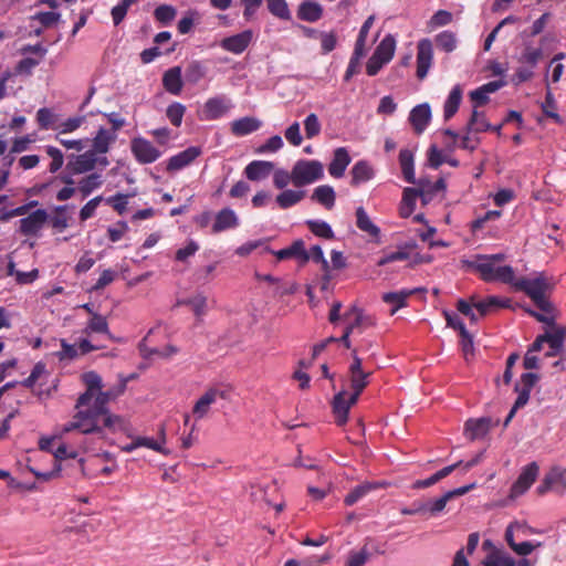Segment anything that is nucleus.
Returning a JSON list of instances; mask_svg holds the SVG:
<instances>
[{"mask_svg":"<svg viewBox=\"0 0 566 566\" xmlns=\"http://www.w3.org/2000/svg\"><path fill=\"white\" fill-rule=\"evenodd\" d=\"M229 391L218 387L209 388L195 403L192 408V415L197 420L205 418L212 403L218 399H228Z\"/></svg>","mask_w":566,"mask_h":566,"instance_id":"nucleus-10","label":"nucleus"},{"mask_svg":"<svg viewBox=\"0 0 566 566\" xmlns=\"http://www.w3.org/2000/svg\"><path fill=\"white\" fill-rule=\"evenodd\" d=\"M233 108V104L226 95H217L206 101L202 111L201 119L217 120L227 115Z\"/></svg>","mask_w":566,"mask_h":566,"instance_id":"nucleus-7","label":"nucleus"},{"mask_svg":"<svg viewBox=\"0 0 566 566\" xmlns=\"http://www.w3.org/2000/svg\"><path fill=\"white\" fill-rule=\"evenodd\" d=\"M399 165L403 179L408 184H416L413 151L408 148L401 149L399 153Z\"/></svg>","mask_w":566,"mask_h":566,"instance_id":"nucleus-32","label":"nucleus"},{"mask_svg":"<svg viewBox=\"0 0 566 566\" xmlns=\"http://www.w3.org/2000/svg\"><path fill=\"white\" fill-rule=\"evenodd\" d=\"M206 74L207 67L200 61H192L185 70V81L189 84H197Z\"/></svg>","mask_w":566,"mask_h":566,"instance_id":"nucleus-42","label":"nucleus"},{"mask_svg":"<svg viewBox=\"0 0 566 566\" xmlns=\"http://www.w3.org/2000/svg\"><path fill=\"white\" fill-rule=\"evenodd\" d=\"M305 224L311 230L313 234L323 239H333L334 231L332 227L324 220L319 219H311L306 220Z\"/></svg>","mask_w":566,"mask_h":566,"instance_id":"nucleus-44","label":"nucleus"},{"mask_svg":"<svg viewBox=\"0 0 566 566\" xmlns=\"http://www.w3.org/2000/svg\"><path fill=\"white\" fill-rule=\"evenodd\" d=\"M511 284L516 290L523 291L541 311L545 313L552 311V304L546 298V293L555 285V281L552 277L538 274L535 277L514 279Z\"/></svg>","mask_w":566,"mask_h":566,"instance_id":"nucleus-3","label":"nucleus"},{"mask_svg":"<svg viewBox=\"0 0 566 566\" xmlns=\"http://www.w3.org/2000/svg\"><path fill=\"white\" fill-rule=\"evenodd\" d=\"M474 308L479 312L480 316H485L489 313L497 310V308H506L511 306V301L509 298H502L495 295L488 296L484 300H479L473 302Z\"/></svg>","mask_w":566,"mask_h":566,"instance_id":"nucleus-29","label":"nucleus"},{"mask_svg":"<svg viewBox=\"0 0 566 566\" xmlns=\"http://www.w3.org/2000/svg\"><path fill=\"white\" fill-rule=\"evenodd\" d=\"M130 151L140 165L153 164L163 155L161 150L155 147L150 140L142 136L134 137L130 140Z\"/></svg>","mask_w":566,"mask_h":566,"instance_id":"nucleus-6","label":"nucleus"},{"mask_svg":"<svg viewBox=\"0 0 566 566\" xmlns=\"http://www.w3.org/2000/svg\"><path fill=\"white\" fill-rule=\"evenodd\" d=\"M201 155V148L197 146H190L185 150L171 156L166 163V170L168 172H175L189 166L195 159Z\"/></svg>","mask_w":566,"mask_h":566,"instance_id":"nucleus-18","label":"nucleus"},{"mask_svg":"<svg viewBox=\"0 0 566 566\" xmlns=\"http://www.w3.org/2000/svg\"><path fill=\"white\" fill-rule=\"evenodd\" d=\"M311 198L326 209H332L335 205L336 193L332 186L322 185L313 190Z\"/></svg>","mask_w":566,"mask_h":566,"instance_id":"nucleus-36","label":"nucleus"},{"mask_svg":"<svg viewBox=\"0 0 566 566\" xmlns=\"http://www.w3.org/2000/svg\"><path fill=\"white\" fill-rule=\"evenodd\" d=\"M462 94L463 91L459 84L450 91L443 105V117L446 120L451 119L457 114L462 101Z\"/></svg>","mask_w":566,"mask_h":566,"instance_id":"nucleus-34","label":"nucleus"},{"mask_svg":"<svg viewBox=\"0 0 566 566\" xmlns=\"http://www.w3.org/2000/svg\"><path fill=\"white\" fill-rule=\"evenodd\" d=\"M304 129L306 138L311 139L319 135L322 125L316 114L311 113L304 119Z\"/></svg>","mask_w":566,"mask_h":566,"instance_id":"nucleus-57","label":"nucleus"},{"mask_svg":"<svg viewBox=\"0 0 566 566\" xmlns=\"http://www.w3.org/2000/svg\"><path fill=\"white\" fill-rule=\"evenodd\" d=\"M128 198L129 195L116 193L114 196L105 198V202L109 205L119 214H123L127 209Z\"/></svg>","mask_w":566,"mask_h":566,"instance_id":"nucleus-60","label":"nucleus"},{"mask_svg":"<svg viewBox=\"0 0 566 566\" xmlns=\"http://www.w3.org/2000/svg\"><path fill=\"white\" fill-rule=\"evenodd\" d=\"M566 489V467L554 465L545 474L542 483L537 486L538 494H545L553 490L563 492Z\"/></svg>","mask_w":566,"mask_h":566,"instance_id":"nucleus-11","label":"nucleus"},{"mask_svg":"<svg viewBox=\"0 0 566 566\" xmlns=\"http://www.w3.org/2000/svg\"><path fill=\"white\" fill-rule=\"evenodd\" d=\"M176 13L177 11L175 7L170 4H160L154 11L155 19L163 24L171 22L175 19Z\"/></svg>","mask_w":566,"mask_h":566,"instance_id":"nucleus-56","label":"nucleus"},{"mask_svg":"<svg viewBox=\"0 0 566 566\" xmlns=\"http://www.w3.org/2000/svg\"><path fill=\"white\" fill-rule=\"evenodd\" d=\"M495 424H497V420L494 421L491 417L469 419L464 424V434L471 441L482 439Z\"/></svg>","mask_w":566,"mask_h":566,"instance_id":"nucleus-16","label":"nucleus"},{"mask_svg":"<svg viewBox=\"0 0 566 566\" xmlns=\"http://www.w3.org/2000/svg\"><path fill=\"white\" fill-rule=\"evenodd\" d=\"M98 159L94 151L87 150L81 155H71L66 164V170L71 174H85L93 170Z\"/></svg>","mask_w":566,"mask_h":566,"instance_id":"nucleus-15","label":"nucleus"},{"mask_svg":"<svg viewBox=\"0 0 566 566\" xmlns=\"http://www.w3.org/2000/svg\"><path fill=\"white\" fill-rule=\"evenodd\" d=\"M265 250L276 256L277 260H287V259H294L296 260L301 265H304L310 261V253L305 249V243L303 240L298 239L295 240L290 247L273 251L269 247L265 248Z\"/></svg>","mask_w":566,"mask_h":566,"instance_id":"nucleus-13","label":"nucleus"},{"mask_svg":"<svg viewBox=\"0 0 566 566\" xmlns=\"http://www.w3.org/2000/svg\"><path fill=\"white\" fill-rule=\"evenodd\" d=\"M102 201H105L103 196H96L88 200L80 210L78 217L82 222L93 218L95 216L97 207Z\"/></svg>","mask_w":566,"mask_h":566,"instance_id":"nucleus-54","label":"nucleus"},{"mask_svg":"<svg viewBox=\"0 0 566 566\" xmlns=\"http://www.w3.org/2000/svg\"><path fill=\"white\" fill-rule=\"evenodd\" d=\"M182 303L190 305L197 317H201L206 314L207 297L202 294H197L186 301H182Z\"/></svg>","mask_w":566,"mask_h":566,"instance_id":"nucleus-58","label":"nucleus"},{"mask_svg":"<svg viewBox=\"0 0 566 566\" xmlns=\"http://www.w3.org/2000/svg\"><path fill=\"white\" fill-rule=\"evenodd\" d=\"M368 557L369 554L365 547L360 551H352L347 556L346 566H364Z\"/></svg>","mask_w":566,"mask_h":566,"instance_id":"nucleus-63","label":"nucleus"},{"mask_svg":"<svg viewBox=\"0 0 566 566\" xmlns=\"http://www.w3.org/2000/svg\"><path fill=\"white\" fill-rule=\"evenodd\" d=\"M273 167L271 161L253 160L244 168V176L251 181H260L271 174Z\"/></svg>","mask_w":566,"mask_h":566,"instance_id":"nucleus-27","label":"nucleus"},{"mask_svg":"<svg viewBox=\"0 0 566 566\" xmlns=\"http://www.w3.org/2000/svg\"><path fill=\"white\" fill-rule=\"evenodd\" d=\"M449 500L450 499L446 492L442 496H440L438 499L422 502L424 513H430L431 515H438L439 513H441L444 510Z\"/></svg>","mask_w":566,"mask_h":566,"instance_id":"nucleus-55","label":"nucleus"},{"mask_svg":"<svg viewBox=\"0 0 566 566\" xmlns=\"http://www.w3.org/2000/svg\"><path fill=\"white\" fill-rule=\"evenodd\" d=\"M262 126V122L255 117L245 116L231 123V133L234 136L242 137L256 132Z\"/></svg>","mask_w":566,"mask_h":566,"instance_id":"nucleus-30","label":"nucleus"},{"mask_svg":"<svg viewBox=\"0 0 566 566\" xmlns=\"http://www.w3.org/2000/svg\"><path fill=\"white\" fill-rule=\"evenodd\" d=\"M419 197L423 205L431 202L436 196L446 190V181L443 178H439L437 181L431 182L428 179L421 178L418 182Z\"/></svg>","mask_w":566,"mask_h":566,"instance_id":"nucleus-22","label":"nucleus"},{"mask_svg":"<svg viewBox=\"0 0 566 566\" xmlns=\"http://www.w3.org/2000/svg\"><path fill=\"white\" fill-rule=\"evenodd\" d=\"M544 342L549 345L551 349H564V340L566 336V329L563 327H554L552 331H547L543 334Z\"/></svg>","mask_w":566,"mask_h":566,"instance_id":"nucleus-45","label":"nucleus"},{"mask_svg":"<svg viewBox=\"0 0 566 566\" xmlns=\"http://www.w3.org/2000/svg\"><path fill=\"white\" fill-rule=\"evenodd\" d=\"M305 196L304 190L286 189L276 196V203L282 209H289L298 203Z\"/></svg>","mask_w":566,"mask_h":566,"instance_id":"nucleus-40","label":"nucleus"},{"mask_svg":"<svg viewBox=\"0 0 566 566\" xmlns=\"http://www.w3.org/2000/svg\"><path fill=\"white\" fill-rule=\"evenodd\" d=\"M350 156L345 147H338L334 150V156L328 165V172L334 178L344 176L348 165L350 164Z\"/></svg>","mask_w":566,"mask_h":566,"instance_id":"nucleus-23","label":"nucleus"},{"mask_svg":"<svg viewBox=\"0 0 566 566\" xmlns=\"http://www.w3.org/2000/svg\"><path fill=\"white\" fill-rule=\"evenodd\" d=\"M538 473L539 467L537 462L533 461L525 465L511 488L510 497L516 499L523 495L536 481Z\"/></svg>","mask_w":566,"mask_h":566,"instance_id":"nucleus-9","label":"nucleus"},{"mask_svg":"<svg viewBox=\"0 0 566 566\" xmlns=\"http://www.w3.org/2000/svg\"><path fill=\"white\" fill-rule=\"evenodd\" d=\"M83 381L87 389L78 397L75 408H84L85 406H88L92 402L96 391L101 390L102 388V378L96 371L91 370L84 373Z\"/></svg>","mask_w":566,"mask_h":566,"instance_id":"nucleus-19","label":"nucleus"},{"mask_svg":"<svg viewBox=\"0 0 566 566\" xmlns=\"http://www.w3.org/2000/svg\"><path fill=\"white\" fill-rule=\"evenodd\" d=\"M376 488V484L369 482L358 484L345 496L344 503L352 506Z\"/></svg>","mask_w":566,"mask_h":566,"instance_id":"nucleus-43","label":"nucleus"},{"mask_svg":"<svg viewBox=\"0 0 566 566\" xmlns=\"http://www.w3.org/2000/svg\"><path fill=\"white\" fill-rule=\"evenodd\" d=\"M436 44L442 51L450 53L457 48L455 34L451 31H442L436 35Z\"/></svg>","mask_w":566,"mask_h":566,"instance_id":"nucleus-51","label":"nucleus"},{"mask_svg":"<svg viewBox=\"0 0 566 566\" xmlns=\"http://www.w3.org/2000/svg\"><path fill=\"white\" fill-rule=\"evenodd\" d=\"M417 77L423 80L433 61V48L432 42L429 39H422L417 45Z\"/></svg>","mask_w":566,"mask_h":566,"instance_id":"nucleus-14","label":"nucleus"},{"mask_svg":"<svg viewBox=\"0 0 566 566\" xmlns=\"http://www.w3.org/2000/svg\"><path fill=\"white\" fill-rule=\"evenodd\" d=\"M163 85L168 93L179 95L184 86L181 67L168 69L163 75Z\"/></svg>","mask_w":566,"mask_h":566,"instance_id":"nucleus-26","label":"nucleus"},{"mask_svg":"<svg viewBox=\"0 0 566 566\" xmlns=\"http://www.w3.org/2000/svg\"><path fill=\"white\" fill-rule=\"evenodd\" d=\"M350 175V185L353 187H358L359 185L371 180L375 176V171L367 160H358L352 167Z\"/></svg>","mask_w":566,"mask_h":566,"instance_id":"nucleus-28","label":"nucleus"},{"mask_svg":"<svg viewBox=\"0 0 566 566\" xmlns=\"http://www.w3.org/2000/svg\"><path fill=\"white\" fill-rule=\"evenodd\" d=\"M396 50V40L391 34H387L376 48L375 54L385 63H389L394 57Z\"/></svg>","mask_w":566,"mask_h":566,"instance_id":"nucleus-38","label":"nucleus"},{"mask_svg":"<svg viewBox=\"0 0 566 566\" xmlns=\"http://www.w3.org/2000/svg\"><path fill=\"white\" fill-rule=\"evenodd\" d=\"M284 143L280 135L270 137L264 144L258 147V154H272L279 151L283 147Z\"/></svg>","mask_w":566,"mask_h":566,"instance_id":"nucleus-59","label":"nucleus"},{"mask_svg":"<svg viewBox=\"0 0 566 566\" xmlns=\"http://www.w3.org/2000/svg\"><path fill=\"white\" fill-rule=\"evenodd\" d=\"M293 185L304 187L324 177V166L318 160L300 159L292 168Z\"/></svg>","mask_w":566,"mask_h":566,"instance_id":"nucleus-4","label":"nucleus"},{"mask_svg":"<svg viewBox=\"0 0 566 566\" xmlns=\"http://www.w3.org/2000/svg\"><path fill=\"white\" fill-rule=\"evenodd\" d=\"M538 378H539L538 375L534 374V373L522 374L521 380L518 382H516L515 387H514V390L517 392V398L504 420V423H503L504 427H507L509 423L514 418L516 411L520 408L524 407L528 402L531 391H532L533 387L535 386V384L538 381Z\"/></svg>","mask_w":566,"mask_h":566,"instance_id":"nucleus-5","label":"nucleus"},{"mask_svg":"<svg viewBox=\"0 0 566 566\" xmlns=\"http://www.w3.org/2000/svg\"><path fill=\"white\" fill-rule=\"evenodd\" d=\"M49 220V213L45 209H38L29 216L20 219L19 232L27 237H35Z\"/></svg>","mask_w":566,"mask_h":566,"instance_id":"nucleus-12","label":"nucleus"},{"mask_svg":"<svg viewBox=\"0 0 566 566\" xmlns=\"http://www.w3.org/2000/svg\"><path fill=\"white\" fill-rule=\"evenodd\" d=\"M349 375L350 387L353 389L352 402H357L359 395L368 385V378L370 376V373L363 370L361 359L358 357L357 352L355 349L353 350V361L349 366Z\"/></svg>","mask_w":566,"mask_h":566,"instance_id":"nucleus-8","label":"nucleus"},{"mask_svg":"<svg viewBox=\"0 0 566 566\" xmlns=\"http://www.w3.org/2000/svg\"><path fill=\"white\" fill-rule=\"evenodd\" d=\"M239 226V218L235 211L231 208H223L216 214L212 231L219 233L229 229H234Z\"/></svg>","mask_w":566,"mask_h":566,"instance_id":"nucleus-25","label":"nucleus"},{"mask_svg":"<svg viewBox=\"0 0 566 566\" xmlns=\"http://www.w3.org/2000/svg\"><path fill=\"white\" fill-rule=\"evenodd\" d=\"M84 334L91 335L93 333L104 334L111 336V332L108 328V323L106 317L98 313H93V316L90 318L86 327L83 331Z\"/></svg>","mask_w":566,"mask_h":566,"instance_id":"nucleus-39","label":"nucleus"},{"mask_svg":"<svg viewBox=\"0 0 566 566\" xmlns=\"http://www.w3.org/2000/svg\"><path fill=\"white\" fill-rule=\"evenodd\" d=\"M504 260V253L478 254L474 260H465L463 263L467 268L476 271L485 282L513 283L515 273L511 265L495 266L496 263Z\"/></svg>","mask_w":566,"mask_h":566,"instance_id":"nucleus-2","label":"nucleus"},{"mask_svg":"<svg viewBox=\"0 0 566 566\" xmlns=\"http://www.w3.org/2000/svg\"><path fill=\"white\" fill-rule=\"evenodd\" d=\"M419 197L417 188H406L402 193V200L400 205V216L408 218L412 213L416 207V199Z\"/></svg>","mask_w":566,"mask_h":566,"instance_id":"nucleus-41","label":"nucleus"},{"mask_svg":"<svg viewBox=\"0 0 566 566\" xmlns=\"http://www.w3.org/2000/svg\"><path fill=\"white\" fill-rule=\"evenodd\" d=\"M484 566H516V562L509 555L493 552L489 554L484 562Z\"/></svg>","mask_w":566,"mask_h":566,"instance_id":"nucleus-52","label":"nucleus"},{"mask_svg":"<svg viewBox=\"0 0 566 566\" xmlns=\"http://www.w3.org/2000/svg\"><path fill=\"white\" fill-rule=\"evenodd\" d=\"M365 43L355 42L354 52L349 59L346 72L344 74V81L348 82L355 74L359 72L360 61L365 56Z\"/></svg>","mask_w":566,"mask_h":566,"instance_id":"nucleus-35","label":"nucleus"},{"mask_svg":"<svg viewBox=\"0 0 566 566\" xmlns=\"http://www.w3.org/2000/svg\"><path fill=\"white\" fill-rule=\"evenodd\" d=\"M103 185V178L101 174L93 172L88 176L82 178L77 182V191L81 193L82 198H87L92 192L99 189Z\"/></svg>","mask_w":566,"mask_h":566,"instance_id":"nucleus-37","label":"nucleus"},{"mask_svg":"<svg viewBox=\"0 0 566 566\" xmlns=\"http://www.w3.org/2000/svg\"><path fill=\"white\" fill-rule=\"evenodd\" d=\"M113 397L111 391L98 390L93 398V403L84 408H76L73 419L63 426L62 432L67 433L78 430L84 434L102 432L103 428L114 429L119 422V417L109 413L107 405Z\"/></svg>","mask_w":566,"mask_h":566,"instance_id":"nucleus-1","label":"nucleus"},{"mask_svg":"<svg viewBox=\"0 0 566 566\" xmlns=\"http://www.w3.org/2000/svg\"><path fill=\"white\" fill-rule=\"evenodd\" d=\"M452 14L447 10H438L429 20V27L434 29L451 23Z\"/></svg>","mask_w":566,"mask_h":566,"instance_id":"nucleus-64","label":"nucleus"},{"mask_svg":"<svg viewBox=\"0 0 566 566\" xmlns=\"http://www.w3.org/2000/svg\"><path fill=\"white\" fill-rule=\"evenodd\" d=\"M411 291L388 292L384 294L382 300L385 303L394 306L391 312L395 313L406 305L407 297L411 295Z\"/></svg>","mask_w":566,"mask_h":566,"instance_id":"nucleus-49","label":"nucleus"},{"mask_svg":"<svg viewBox=\"0 0 566 566\" xmlns=\"http://www.w3.org/2000/svg\"><path fill=\"white\" fill-rule=\"evenodd\" d=\"M355 213L357 228L368 234L373 241L380 242V228L373 222L364 207H358Z\"/></svg>","mask_w":566,"mask_h":566,"instance_id":"nucleus-24","label":"nucleus"},{"mask_svg":"<svg viewBox=\"0 0 566 566\" xmlns=\"http://www.w3.org/2000/svg\"><path fill=\"white\" fill-rule=\"evenodd\" d=\"M352 394L348 396L346 390H342L334 396L333 412L335 415V422L337 426H344L348 420V413L352 406Z\"/></svg>","mask_w":566,"mask_h":566,"instance_id":"nucleus-20","label":"nucleus"},{"mask_svg":"<svg viewBox=\"0 0 566 566\" xmlns=\"http://www.w3.org/2000/svg\"><path fill=\"white\" fill-rule=\"evenodd\" d=\"M543 56V50L541 48H532L531 45H526L518 59V61L533 70L538 64L539 60Z\"/></svg>","mask_w":566,"mask_h":566,"instance_id":"nucleus-47","label":"nucleus"},{"mask_svg":"<svg viewBox=\"0 0 566 566\" xmlns=\"http://www.w3.org/2000/svg\"><path fill=\"white\" fill-rule=\"evenodd\" d=\"M416 134H422L428 127L431 119V108L428 103L415 106L408 117Z\"/></svg>","mask_w":566,"mask_h":566,"instance_id":"nucleus-21","label":"nucleus"},{"mask_svg":"<svg viewBox=\"0 0 566 566\" xmlns=\"http://www.w3.org/2000/svg\"><path fill=\"white\" fill-rule=\"evenodd\" d=\"M252 39V30H244L240 33L222 39L220 41V46L227 52L241 54L249 48Z\"/></svg>","mask_w":566,"mask_h":566,"instance_id":"nucleus-17","label":"nucleus"},{"mask_svg":"<svg viewBox=\"0 0 566 566\" xmlns=\"http://www.w3.org/2000/svg\"><path fill=\"white\" fill-rule=\"evenodd\" d=\"M323 17V7L312 0H304L297 9V18L305 22H316Z\"/></svg>","mask_w":566,"mask_h":566,"instance_id":"nucleus-31","label":"nucleus"},{"mask_svg":"<svg viewBox=\"0 0 566 566\" xmlns=\"http://www.w3.org/2000/svg\"><path fill=\"white\" fill-rule=\"evenodd\" d=\"M186 106L179 102H172L166 109V116L172 126L179 127L186 113Z\"/></svg>","mask_w":566,"mask_h":566,"instance_id":"nucleus-50","label":"nucleus"},{"mask_svg":"<svg viewBox=\"0 0 566 566\" xmlns=\"http://www.w3.org/2000/svg\"><path fill=\"white\" fill-rule=\"evenodd\" d=\"M199 251V244L193 241L189 240L187 245L178 249L175 254L176 261L179 262H186L190 256H193Z\"/></svg>","mask_w":566,"mask_h":566,"instance_id":"nucleus-62","label":"nucleus"},{"mask_svg":"<svg viewBox=\"0 0 566 566\" xmlns=\"http://www.w3.org/2000/svg\"><path fill=\"white\" fill-rule=\"evenodd\" d=\"M555 109H556V101H555L554 94L547 86L545 101L542 103V111L547 117L552 118L555 123L562 124L563 118L560 117V115L558 113L555 112Z\"/></svg>","mask_w":566,"mask_h":566,"instance_id":"nucleus-48","label":"nucleus"},{"mask_svg":"<svg viewBox=\"0 0 566 566\" xmlns=\"http://www.w3.org/2000/svg\"><path fill=\"white\" fill-rule=\"evenodd\" d=\"M116 137L117 135L114 132L101 127L93 138V149L91 151H94V155L107 153L109 145L115 142Z\"/></svg>","mask_w":566,"mask_h":566,"instance_id":"nucleus-33","label":"nucleus"},{"mask_svg":"<svg viewBox=\"0 0 566 566\" xmlns=\"http://www.w3.org/2000/svg\"><path fill=\"white\" fill-rule=\"evenodd\" d=\"M266 1H268V9L273 15H275L282 20L291 19V11H290L289 6L285 0H266Z\"/></svg>","mask_w":566,"mask_h":566,"instance_id":"nucleus-53","label":"nucleus"},{"mask_svg":"<svg viewBox=\"0 0 566 566\" xmlns=\"http://www.w3.org/2000/svg\"><path fill=\"white\" fill-rule=\"evenodd\" d=\"M61 14L54 11H41L31 17L32 20L39 21L43 27L49 28L59 22Z\"/></svg>","mask_w":566,"mask_h":566,"instance_id":"nucleus-61","label":"nucleus"},{"mask_svg":"<svg viewBox=\"0 0 566 566\" xmlns=\"http://www.w3.org/2000/svg\"><path fill=\"white\" fill-rule=\"evenodd\" d=\"M493 128L488 119L485 118L483 113L478 112L475 108L472 111L471 118L467 125L468 132L482 133L488 132Z\"/></svg>","mask_w":566,"mask_h":566,"instance_id":"nucleus-46","label":"nucleus"}]
</instances>
